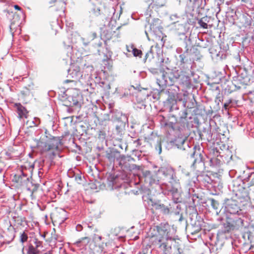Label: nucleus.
<instances>
[{
  "mask_svg": "<svg viewBox=\"0 0 254 254\" xmlns=\"http://www.w3.org/2000/svg\"><path fill=\"white\" fill-rule=\"evenodd\" d=\"M12 182L16 183L17 186L26 189L31 194L37 190L39 187L38 184L33 185L27 174L23 171H20V174H16L13 176Z\"/></svg>",
  "mask_w": 254,
  "mask_h": 254,
  "instance_id": "obj_5",
  "label": "nucleus"
},
{
  "mask_svg": "<svg viewBox=\"0 0 254 254\" xmlns=\"http://www.w3.org/2000/svg\"><path fill=\"white\" fill-rule=\"evenodd\" d=\"M165 126L172 129L173 130H174L175 129V123H174L173 122H169L168 123H166L165 124Z\"/></svg>",
  "mask_w": 254,
  "mask_h": 254,
  "instance_id": "obj_35",
  "label": "nucleus"
},
{
  "mask_svg": "<svg viewBox=\"0 0 254 254\" xmlns=\"http://www.w3.org/2000/svg\"><path fill=\"white\" fill-rule=\"evenodd\" d=\"M27 254H41V251L32 244H30L27 250Z\"/></svg>",
  "mask_w": 254,
  "mask_h": 254,
  "instance_id": "obj_21",
  "label": "nucleus"
},
{
  "mask_svg": "<svg viewBox=\"0 0 254 254\" xmlns=\"http://www.w3.org/2000/svg\"><path fill=\"white\" fill-rule=\"evenodd\" d=\"M91 35H92V36H91L92 40H93L94 39H95L97 37V34H96V32H92L91 33Z\"/></svg>",
  "mask_w": 254,
  "mask_h": 254,
  "instance_id": "obj_47",
  "label": "nucleus"
},
{
  "mask_svg": "<svg viewBox=\"0 0 254 254\" xmlns=\"http://www.w3.org/2000/svg\"><path fill=\"white\" fill-rule=\"evenodd\" d=\"M11 157H12V156H11V154L10 153H9L8 152H5V158L6 159H10L11 158Z\"/></svg>",
  "mask_w": 254,
  "mask_h": 254,
  "instance_id": "obj_44",
  "label": "nucleus"
},
{
  "mask_svg": "<svg viewBox=\"0 0 254 254\" xmlns=\"http://www.w3.org/2000/svg\"><path fill=\"white\" fill-rule=\"evenodd\" d=\"M83 68L86 70V72H87L88 74L89 73L91 74L92 72L94 70V67L91 65H86L85 64Z\"/></svg>",
  "mask_w": 254,
  "mask_h": 254,
  "instance_id": "obj_30",
  "label": "nucleus"
},
{
  "mask_svg": "<svg viewBox=\"0 0 254 254\" xmlns=\"http://www.w3.org/2000/svg\"><path fill=\"white\" fill-rule=\"evenodd\" d=\"M88 239V237H85L84 238H82L80 239H79V240H78L76 242H75L74 243V244L75 245H76V246H77V247H80V244L82 242V241L83 240H85V239Z\"/></svg>",
  "mask_w": 254,
  "mask_h": 254,
  "instance_id": "obj_36",
  "label": "nucleus"
},
{
  "mask_svg": "<svg viewBox=\"0 0 254 254\" xmlns=\"http://www.w3.org/2000/svg\"><path fill=\"white\" fill-rule=\"evenodd\" d=\"M93 240L97 241V239H98L99 241L101 240L102 237L101 236H98L96 235H94V236L93 238Z\"/></svg>",
  "mask_w": 254,
  "mask_h": 254,
  "instance_id": "obj_41",
  "label": "nucleus"
},
{
  "mask_svg": "<svg viewBox=\"0 0 254 254\" xmlns=\"http://www.w3.org/2000/svg\"><path fill=\"white\" fill-rule=\"evenodd\" d=\"M191 40L190 39L188 40V42H186L185 51L184 52L179 56L181 64H191L193 62V58L191 54V49L190 45Z\"/></svg>",
  "mask_w": 254,
  "mask_h": 254,
  "instance_id": "obj_11",
  "label": "nucleus"
},
{
  "mask_svg": "<svg viewBox=\"0 0 254 254\" xmlns=\"http://www.w3.org/2000/svg\"><path fill=\"white\" fill-rule=\"evenodd\" d=\"M138 254H145L144 253H142V252H139L138 253Z\"/></svg>",
  "mask_w": 254,
  "mask_h": 254,
  "instance_id": "obj_53",
  "label": "nucleus"
},
{
  "mask_svg": "<svg viewBox=\"0 0 254 254\" xmlns=\"http://www.w3.org/2000/svg\"><path fill=\"white\" fill-rule=\"evenodd\" d=\"M211 206L217 211L219 208V203L218 201L213 198L210 199Z\"/></svg>",
  "mask_w": 254,
  "mask_h": 254,
  "instance_id": "obj_27",
  "label": "nucleus"
},
{
  "mask_svg": "<svg viewBox=\"0 0 254 254\" xmlns=\"http://www.w3.org/2000/svg\"><path fill=\"white\" fill-rule=\"evenodd\" d=\"M41 254H53V251L52 250L43 252L41 251Z\"/></svg>",
  "mask_w": 254,
  "mask_h": 254,
  "instance_id": "obj_43",
  "label": "nucleus"
},
{
  "mask_svg": "<svg viewBox=\"0 0 254 254\" xmlns=\"http://www.w3.org/2000/svg\"><path fill=\"white\" fill-rule=\"evenodd\" d=\"M106 157L110 162H114L115 161V154L113 152L107 151L106 154Z\"/></svg>",
  "mask_w": 254,
  "mask_h": 254,
  "instance_id": "obj_26",
  "label": "nucleus"
},
{
  "mask_svg": "<svg viewBox=\"0 0 254 254\" xmlns=\"http://www.w3.org/2000/svg\"><path fill=\"white\" fill-rule=\"evenodd\" d=\"M157 229L158 234L156 239H167L174 240V239L170 235L171 228L168 223H161L157 227Z\"/></svg>",
  "mask_w": 254,
  "mask_h": 254,
  "instance_id": "obj_10",
  "label": "nucleus"
},
{
  "mask_svg": "<svg viewBox=\"0 0 254 254\" xmlns=\"http://www.w3.org/2000/svg\"><path fill=\"white\" fill-rule=\"evenodd\" d=\"M69 101L71 103L70 105L80 106L79 100H80V96L77 94L76 96H70L68 97Z\"/></svg>",
  "mask_w": 254,
  "mask_h": 254,
  "instance_id": "obj_19",
  "label": "nucleus"
},
{
  "mask_svg": "<svg viewBox=\"0 0 254 254\" xmlns=\"http://www.w3.org/2000/svg\"><path fill=\"white\" fill-rule=\"evenodd\" d=\"M1 171H2V169H0V173L1 172Z\"/></svg>",
  "mask_w": 254,
  "mask_h": 254,
  "instance_id": "obj_57",
  "label": "nucleus"
},
{
  "mask_svg": "<svg viewBox=\"0 0 254 254\" xmlns=\"http://www.w3.org/2000/svg\"><path fill=\"white\" fill-rule=\"evenodd\" d=\"M82 229H83V227L80 224H78L76 226V230L77 231L80 232V231H82Z\"/></svg>",
  "mask_w": 254,
  "mask_h": 254,
  "instance_id": "obj_42",
  "label": "nucleus"
},
{
  "mask_svg": "<svg viewBox=\"0 0 254 254\" xmlns=\"http://www.w3.org/2000/svg\"><path fill=\"white\" fill-rule=\"evenodd\" d=\"M131 52L133 54V55L134 57H141L142 54V51L140 50L137 49L134 47H133V49H132Z\"/></svg>",
  "mask_w": 254,
  "mask_h": 254,
  "instance_id": "obj_29",
  "label": "nucleus"
},
{
  "mask_svg": "<svg viewBox=\"0 0 254 254\" xmlns=\"http://www.w3.org/2000/svg\"><path fill=\"white\" fill-rule=\"evenodd\" d=\"M90 1L95 6L94 7L92 8L93 12L97 15L100 14V9L98 6H96L99 3V0H90Z\"/></svg>",
  "mask_w": 254,
  "mask_h": 254,
  "instance_id": "obj_23",
  "label": "nucleus"
},
{
  "mask_svg": "<svg viewBox=\"0 0 254 254\" xmlns=\"http://www.w3.org/2000/svg\"><path fill=\"white\" fill-rule=\"evenodd\" d=\"M143 174L146 183L152 187V188H154L157 193L167 194V192H164L163 189H167L164 188L165 185L162 184V182L158 179L157 174L155 172L146 170L143 172Z\"/></svg>",
  "mask_w": 254,
  "mask_h": 254,
  "instance_id": "obj_6",
  "label": "nucleus"
},
{
  "mask_svg": "<svg viewBox=\"0 0 254 254\" xmlns=\"http://www.w3.org/2000/svg\"><path fill=\"white\" fill-rule=\"evenodd\" d=\"M226 106H227V104H224V107L226 108Z\"/></svg>",
  "mask_w": 254,
  "mask_h": 254,
  "instance_id": "obj_56",
  "label": "nucleus"
},
{
  "mask_svg": "<svg viewBox=\"0 0 254 254\" xmlns=\"http://www.w3.org/2000/svg\"><path fill=\"white\" fill-rule=\"evenodd\" d=\"M77 172H79L78 170H77ZM68 175L69 177L70 178H74L75 181L78 183V184H81L82 178L81 174L79 173V172H73L72 171H69L68 172Z\"/></svg>",
  "mask_w": 254,
  "mask_h": 254,
  "instance_id": "obj_18",
  "label": "nucleus"
},
{
  "mask_svg": "<svg viewBox=\"0 0 254 254\" xmlns=\"http://www.w3.org/2000/svg\"><path fill=\"white\" fill-rule=\"evenodd\" d=\"M133 45L131 44L130 45H126V49L128 52H131L133 49Z\"/></svg>",
  "mask_w": 254,
  "mask_h": 254,
  "instance_id": "obj_40",
  "label": "nucleus"
},
{
  "mask_svg": "<svg viewBox=\"0 0 254 254\" xmlns=\"http://www.w3.org/2000/svg\"><path fill=\"white\" fill-rule=\"evenodd\" d=\"M187 116H188L187 110L185 109L182 112V113L181 115V118L182 119H186L187 117Z\"/></svg>",
  "mask_w": 254,
  "mask_h": 254,
  "instance_id": "obj_37",
  "label": "nucleus"
},
{
  "mask_svg": "<svg viewBox=\"0 0 254 254\" xmlns=\"http://www.w3.org/2000/svg\"><path fill=\"white\" fill-rule=\"evenodd\" d=\"M145 139L146 141L150 143V144H152L153 141H156V145H155V149L157 151H158V153L160 154L162 152V147L161 144V140L158 136L154 134L153 132L147 136L145 137Z\"/></svg>",
  "mask_w": 254,
  "mask_h": 254,
  "instance_id": "obj_13",
  "label": "nucleus"
},
{
  "mask_svg": "<svg viewBox=\"0 0 254 254\" xmlns=\"http://www.w3.org/2000/svg\"><path fill=\"white\" fill-rule=\"evenodd\" d=\"M250 81V78L246 71L238 74L233 77V84L237 89H240L242 86L247 85Z\"/></svg>",
  "mask_w": 254,
  "mask_h": 254,
  "instance_id": "obj_9",
  "label": "nucleus"
},
{
  "mask_svg": "<svg viewBox=\"0 0 254 254\" xmlns=\"http://www.w3.org/2000/svg\"><path fill=\"white\" fill-rule=\"evenodd\" d=\"M236 197L241 202H248L250 200L249 193L245 188H242V190L239 189L236 193Z\"/></svg>",
  "mask_w": 254,
  "mask_h": 254,
  "instance_id": "obj_14",
  "label": "nucleus"
},
{
  "mask_svg": "<svg viewBox=\"0 0 254 254\" xmlns=\"http://www.w3.org/2000/svg\"><path fill=\"white\" fill-rule=\"evenodd\" d=\"M248 181L250 182L249 185L250 186L254 185V173H252L250 175H249L248 177Z\"/></svg>",
  "mask_w": 254,
  "mask_h": 254,
  "instance_id": "obj_34",
  "label": "nucleus"
},
{
  "mask_svg": "<svg viewBox=\"0 0 254 254\" xmlns=\"http://www.w3.org/2000/svg\"><path fill=\"white\" fill-rule=\"evenodd\" d=\"M34 244H35V246H34V247L35 248H37L38 249L40 248H43V242L42 241H39L37 238L34 239Z\"/></svg>",
  "mask_w": 254,
  "mask_h": 254,
  "instance_id": "obj_31",
  "label": "nucleus"
},
{
  "mask_svg": "<svg viewBox=\"0 0 254 254\" xmlns=\"http://www.w3.org/2000/svg\"><path fill=\"white\" fill-rule=\"evenodd\" d=\"M16 109V113L18 115V118L20 119L27 118L28 115V111L20 103H16L14 105Z\"/></svg>",
  "mask_w": 254,
  "mask_h": 254,
  "instance_id": "obj_17",
  "label": "nucleus"
},
{
  "mask_svg": "<svg viewBox=\"0 0 254 254\" xmlns=\"http://www.w3.org/2000/svg\"><path fill=\"white\" fill-rule=\"evenodd\" d=\"M14 7L16 10H21V8L20 7H19L18 5H14Z\"/></svg>",
  "mask_w": 254,
  "mask_h": 254,
  "instance_id": "obj_49",
  "label": "nucleus"
},
{
  "mask_svg": "<svg viewBox=\"0 0 254 254\" xmlns=\"http://www.w3.org/2000/svg\"><path fill=\"white\" fill-rule=\"evenodd\" d=\"M133 143L136 144V147H138L141 145L140 140L139 139H137L133 141Z\"/></svg>",
  "mask_w": 254,
  "mask_h": 254,
  "instance_id": "obj_39",
  "label": "nucleus"
},
{
  "mask_svg": "<svg viewBox=\"0 0 254 254\" xmlns=\"http://www.w3.org/2000/svg\"><path fill=\"white\" fill-rule=\"evenodd\" d=\"M102 35L103 36H104L107 40L111 39V38H112V34L111 32H109L107 30V31H105V30L103 32V33H102Z\"/></svg>",
  "mask_w": 254,
  "mask_h": 254,
  "instance_id": "obj_33",
  "label": "nucleus"
},
{
  "mask_svg": "<svg viewBox=\"0 0 254 254\" xmlns=\"http://www.w3.org/2000/svg\"><path fill=\"white\" fill-rule=\"evenodd\" d=\"M33 123L34 124L35 126H38L40 124V120L38 118H34V121H33Z\"/></svg>",
  "mask_w": 254,
  "mask_h": 254,
  "instance_id": "obj_38",
  "label": "nucleus"
},
{
  "mask_svg": "<svg viewBox=\"0 0 254 254\" xmlns=\"http://www.w3.org/2000/svg\"><path fill=\"white\" fill-rule=\"evenodd\" d=\"M242 1L249 8H253L254 7V0H242Z\"/></svg>",
  "mask_w": 254,
  "mask_h": 254,
  "instance_id": "obj_28",
  "label": "nucleus"
},
{
  "mask_svg": "<svg viewBox=\"0 0 254 254\" xmlns=\"http://www.w3.org/2000/svg\"><path fill=\"white\" fill-rule=\"evenodd\" d=\"M82 76L80 67L77 65H72L68 70V78H71L72 79H66L64 81V83H74L75 80H78Z\"/></svg>",
  "mask_w": 254,
  "mask_h": 254,
  "instance_id": "obj_8",
  "label": "nucleus"
},
{
  "mask_svg": "<svg viewBox=\"0 0 254 254\" xmlns=\"http://www.w3.org/2000/svg\"><path fill=\"white\" fill-rule=\"evenodd\" d=\"M185 140L182 137H178L175 140L174 143L178 148H181V146L184 143Z\"/></svg>",
  "mask_w": 254,
  "mask_h": 254,
  "instance_id": "obj_25",
  "label": "nucleus"
},
{
  "mask_svg": "<svg viewBox=\"0 0 254 254\" xmlns=\"http://www.w3.org/2000/svg\"><path fill=\"white\" fill-rule=\"evenodd\" d=\"M182 216H181V217H180V219H179V220H180V221H181V220H182Z\"/></svg>",
  "mask_w": 254,
  "mask_h": 254,
  "instance_id": "obj_54",
  "label": "nucleus"
},
{
  "mask_svg": "<svg viewBox=\"0 0 254 254\" xmlns=\"http://www.w3.org/2000/svg\"><path fill=\"white\" fill-rule=\"evenodd\" d=\"M176 52L178 53H181L182 52V48H178L176 50Z\"/></svg>",
  "mask_w": 254,
  "mask_h": 254,
  "instance_id": "obj_50",
  "label": "nucleus"
},
{
  "mask_svg": "<svg viewBox=\"0 0 254 254\" xmlns=\"http://www.w3.org/2000/svg\"><path fill=\"white\" fill-rule=\"evenodd\" d=\"M109 108H111L113 107V105L112 104H109Z\"/></svg>",
  "mask_w": 254,
  "mask_h": 254,
  "instance_id": "obj_51",
  "label": "nucleus"
},
{
  "mask_svg": "<svg viewBox=\"0 0 254 254\" xmlns=\"http://www.w3.org/2000/svg\"><path fill=\"white\" fill-rule=\"evenodd\" d=\"M174 240L167 239H155V243L163 254H180V249H178V252L173 253L172 251V243Z\"/></svg>",
  "mask_w": 254,
  "mask_h": 254,
  "instance_id": "obj_7",
  "label": "nucleus"
},
{
  "mask_svg": "<svg viewBox=\"0 0 254 254\" xmlns=\"http://www.w3.org/2000/svg\"><path fill=\"white\" fill-rule=\"evenodd\" d=\"M217 56H220L221 59H225L226 57V55L225 54H222L221 55V52H219L217 55Z\"/></svg>",
  "mask_w": 254,
  "mask_h": 254,
  "instance_id": "obj_45",
  "label": "nucleus"
},
{
  "mask_svg": "<svg viewBox=\"0 0 254 254\" xmlns=\"http://www.w3.org/2000/svg\"><path fill=\"white\" fill-rule=\"evenodd\" d=\"M139 105H140V106H137L136 108H139L140 109H142V108L144 109L146 107V106L143 104H140Z\"/></svg>",
  "mask_w": 254,
  "mask_h": 254,
  "instance_id": "obj_48",
  "label": "nucleus"
},
{
  "mask_svg": "<svg viewBox=\"0 0 254 254\" xmlns=\"http://www.w3.org/2000/svg\"><path fill=\"white\" fill-rule=\"evenodd\" d=\"M209 17L207 16H204L198 20V24L201 27L204 29H207L208 28L207 23L209 22Z\"/></svg>",
  "mask_w": 254,
  "mask_h": 254,
  "instance_id": "obj_20",
  "label": "nucleus"
},
{
  "mask_svg": "<svg viewBox=\"0 0 254 254\" xmlns=\"http://www.w3.org/2000/svg\"><path fill=\"white\" fill-rule=\"evenodd\" d=\"M158 172L161 174L164 178V179L168 181L169 184L162 182V184L165 185L164 188L168 189H163L164 192L169 193H173L175 196H177L180 194V189L181 185L180 181L176 176L175 169L170 166L161 167Z\"/></svg>",
  "mask_w": 254,
  "mask_h": 254,
  "instance_id": "obj_2",
  "label": "nucleus"
},
{
  "mask_svg": "<svg viewBox=\"0 0 254 254\" xmlns=\"http://www.w3.org/2000/svg\"><path fill=\"white\" fill-rule=\"evenodd\" d=\"M88 43H84V44L85 45H88Z\"/></svg>",
  "mask_w": 254,
  "mask_h": 254,
  "instance_id": "obj_55",
  "label": "nucleus"
},
{
  "mask_svg": "<svg viewBox=\"0 0 254 254\" xmlns=\"http://www.w3.org/2000/svg\"><path fill=\"white\" fill-rule=\"evenodd\" d=\"M224 205L225 212L233 215L232 217H228L226 223L223 224L224 232H229L242 228L244 225L245 213L240 208L239 201L233 198H226Z\"/></svg>",
  "mask_w": 254,
  "mask_h": 254,
  "instance_id": "obj_1",
  "label": "nucleus"
},
{
  "mask_svg": "<svg viewBox=\"0 0 254 254\" xmlns=\"http://www.w3.org/2000/svg\"><path fill=\"white\" fill-rule=\"evenodd\" d=\"M203 132L206 133V136L207 139H211L212 138L213 132L211 131V125H209L208 128H207V130H206V129H204Z\"/></svg>",
  "mask_w": 254,
  "mask_h": 254,
  "instance_id": "obj_24",
  "label": "nucleus"
},
{
  "mask_svg": "<svg viewBox=\"0 0 254 254\" xmlns=\"http://www.w3.org/2000/svg\"><path fill=\"white\" fill-rule=\"evenodd\" d=\"M61 137L53 136L44 142L42 140H36V148L41 154H45L46 158L53 162L55 157L59 155L60 152V145L62 144Z\"/></svg>",
  "mask_w": 254,
  "mask_h": 254,
  "instance_id": "obj_3",
  "label": "nucleus"
},
{
  "mask_svg": "<svg viewBox=\"0 0 254 254\" xmlns=\"http://www.w3.org/2000/svg\"><path fill=\"white\" fill-rule=\"evenodd\" d=\"M193 149L194 151L190 155V157L194 159L193 163L201 162L203 160V155L201 153L200 148L194 146Z\"/></svg>",
  "mask_w": 254,
  "mask_h": 254,
  "instance_id": "obj_16",
  "label": "nucleus"
},
{
  "mask_svg": "<svg viewBox=\"0 0 254 254\" xmlns=\"http://www.w3.org/2000/svg\"><path fill=\"white\" fill-rule=\"evenodd\" d=\"M161 42L162 43V45H164V42H163V38H162V39H161Z\"/></svg>",
  "mask_w": 254,
  "mask_h": 254,
  "instance_id": "obj_52",
  "label": "nucleus"
},
{
  "mask_svg": "<svg viewBox=\"0 0 254 254\" xmlns=\"http://www.w3.org/2000/svg\"><path fill=\"white\" fill-rule=\"evenodd\" d=\"M167 72L168 75V79L170 82H172V85H173L175 82H179V79H180V75L182 73V71L176 70L169 71Z\"/></svg>",
  "mask_w": 254,
  "mask_h": 254,
  "instance_id": "obj_15",
  "label": "nucleus"
},
{
  "mask_svg": "<svg viewBox=\"0 0 254 254\" xmlns=\"http://www.w3.org/2000/svg\"><path fill=\"white\" fill-rule=\"evenodd\" d=\"M178 82L182 84H188L190 82V77L185 74L182 71L180 75V79H179Z\"/></svg>",
  "mask_w": 254,
  "mask_h": 254,
  "instance_id": "obj_22",
  "label": "nucleus"
},
{
  "mask_svg": "<svg viewBox=\"0 0 254 254\" xmlns=\"http://www.w3.org/2000/svg\"><path fill=\"white\" fill-rule=\"evenodd\" d=\"M28 236L27 235L23 232L21 234L20 236V241L22 243H24V242H26L28 240Z\"/></svg>",
  "mask_w": 254,
  "mask_h": 254,
  "instance_id": "obj_32",
  "label": "nucleus"
},
{
  "mask_svg": "<svg viewBox=\"0 0 254 254\" xmlns=\"http://www.w3.org/2000/svg\"><path fill=\"white\" fill-rule=\"evenodd\" d=\"M167 72H163L161 76L156 79V82L158 85L159 90L162 91L165 89L167 86L172 85V82L168 79Z\"/></svg>",
  "mask_w": 254,
  "mask_h": 254,
  "instance_id": "obj_12",
  "label": "nucleus"
},
{
  "mask_svg": "<svg viewBox=\"0 0 254 254\" xmlns=\"http://www.w3.org/2000/svg\"><path fill=\"white\" fill-rule=\"evenodd\" d=\"M152 46L151 47L149 51L146 54V55H145L146 59H147L148 58V57L149 56L150 54H152Z\"/></svg>",
  "mask_w": 254,
  "mask_h": 254,
  "instance_id": "obj_46",
  "label": "nucleus"
},
{
  "mask_svg": "<svg viewBox=\"0 0 254 254\" xmlns=\"http://www.w3.org/2000/svg\"><path fill=\"white\" fill-rule=\"evenodd\" d=\"M171 194L172 196L173 202L170 203L168 205L162 203L161 200L150 199L151 206L164 215H168L172 213L179 215L181 208V205L178 204L182 201L181 194H179L177 196H175L173 193H171Z\"/></svg>",
  "mask_w": 254,
  "mask_h": 254,
  "instance_id": "obj_4",
  "label": "nucleus"
}]
</instances>
